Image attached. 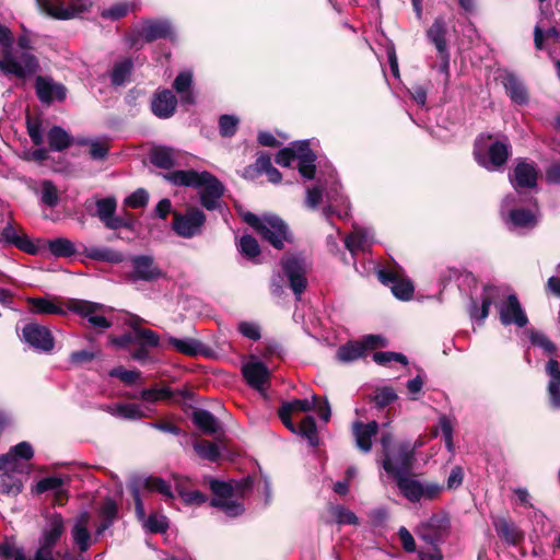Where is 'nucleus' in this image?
<instances>
[{"instance_id":"obj_25","label":"nucleus","mask_w":560,"mask_h":560,"mask_svg":"<svg viewBox=\"0 0 560 560\" xmlns=\"http://www.w3.org/2000/svg\"><path fill=\"white\" fill-rule=\"evenodd\" d=\"M378 279L390 287L393 294L399 300H409L413 293V285L409 280L401 278L397 272L380 270Z\"/></svg>"},{"instance_id":"obj_40","label":"nucleus","mask_w":560,"mask_h":560,"mask_svg":"<svg viewBox=\"0 0 560 560\" xmlns=\"http://www.w3.org/2000/svg\"><path fill=\"white\" fill-rule=\"evenodd\" d=\"M192 83V73L190 71L180 72L174 80V89L180 95V101L185 104H192L195 102L192 92L190 90Z\"/></svg>"},{"instance_id":"obj_60","label":"nucleus","mask_w":560,"mask_h":560,"mask_svg":"<svg viewBox=\"0 0 560 560\" xmlns=\"http://www.w3.org/2000/svg\"><path fill=\"white\" fill-rule=\"evenodd\" d=\"M78 143L90 147L89 153L93 160H104L108 153V145L105 141L81 139Z\"/></svg>"},{"instance_id":"obj_17","label":"nucleus","mask_w":560,"mask_h":560,"mask_svg":"<svg viewBox=\"0 0 560 560\" xmlns=\"http://www.w3.org/2000/svg\"><path fill=\"white\" fill-rule=\"evenodd\" d=\"M22 339L39 352H48L55 345L50 330L36 323H28L23 327Z\"/></svg>"},{"instance_id":"obj_13","label":"nucleus","mask_w":560,"mask_h":560,"mask_svg":"<svg viewBox=\"0 0 560 560\" xmlns=\"http://www.w3.org/2000/svg\"><path fill=\"white\" fill-rule=\"evenodd\" d=\"M417 445H411L409 442L401 443L397 450L387 454L383 459V468L387 474L398 477L406 475L413 460V454Z\"/></svg>"},{"instance_id":"obj_61","label":"nucleus","mask_w":560,"mask_h":560,"mask_svg":"<svg viewBox=\"0 0 560 560\" xmlns=\"http://www.w3.org/2000/svg\"><path fill=\"white\" fill-rule=\"evenodd\" d=\"M330 514L335 518L336 523L343 525H357L359 520L357 515L350 511L349 509H346L341 505H334L330 508Z\"/></svg>"},{"instance_id":"obj_50","label":"nucleus","mask_w":560,"mask_h":560,"mask_svg":"<svg viewBox=\"0 0 560 560\" xmlns=\"http://www.w3.org/2000/svg\"><path fill=\"white\" fill-rule=\"evenodd\" d=\"M185 481L186 480L179 478L175 480L176 492L183 499V501L191 505H200L205 503L207 501V497L198 490H186L184 487Z\"/></svg>"},{"instance_id":"obj_39","label":"nucleus","mask_w":560,"mask_h":560,"mask_svg":"<svg viewBox=\"0 0 560 560\" xmlns=\"http://www.w3.org/2000/svg\"><path fill=\"white\" fill-rule=\"evenodd\" d=\"M47 140L50 150L57 152L66 150L73 142L72 137L63 128L59 126H54L49 129L47 133Z\"/></svg>"},{"instance_id":"obj_55","label":"nucleus","mask_w":560,"mask_h":560,"mask_svg":"<svg viewBox=\"0 0 560 560\" xmlns=\"http://www.w3.org/2000/svg\"><path fill=\"white\" fill-rule=\"evenodd\" d=\"M133 5L127 1H119L101 12L103 19L116 21L127 15Z\"/></svg>"},{"instance_id":"obj_18","label":"nucleus","mask_w":560,"mask_h":560,"mask_svg":"<svg viewBox=\"0 0 560 560\" xmlns=\"http://www.w3.org/2000/svg\"><path fill=\"white\" fill-rule=\"evenodd\" d=\"M35 92L43 104L62 102L67 96V89L63 84L56 82L47 75H38L35 80Z\"/></svg>"},{"instance_id":"obj_8","label":"nucleus","mask_w":560,"mask_h":560,"mask_svg":"<svg viewBox=\"0 0 560 560\" xmlns=\"http://www.w3.org/2000/svg\"><path fill=\"white\" fill-rule=\"evenodd\" d=\"M0 70L5 75L25 80L39 70V63L31 51L7 50L0 58Z\"/></svg>"},{"instance_id":"obj_2","label":"nucleus","mask_w":560,"mask_h":560,"mask_svg":"<svg viewBox=\"0 0 560 560\" xmlns=\"http://www.w3.org/2000/svg\"><path fill=\"white\" fill-rule=\"evenodd\" d=\"M323 202L327 203L323 209V214L326 218L331 214H337L339 218L349 215L348 198L342 194L341 185L332 168L320 174L316 183L306 188L305 206L308 209L315 210Z\"/></svg>"},{"instance_id":"obj_9","label":"nucleus","mask_w":560,"mask_h":560,"mask_svg":"<svg viewBox=\"0 0 560 560\" xmlns=\"http://www.w3.org/2000/svg\"><path fill=\"white\" fill-rule=\"evenodd\" d=\"M66 521L59 513L46 516L45 525L39 537V546L35 551L36 560H56L54 547L65 533Z\"/></svg>"},{"instance_id":"obj_37","label":"nucleus","mask_w":560,"mask_h":560,"mask_svg":"<svg viewBox=\"0 0 560 560\" xmlns=\"http://www.w3.org/2000/svg\"><path fill=\"white\" fill-rule=\"evenodd\" d=\"M1 241L14 245L18 248L26 252L34 253L35 246L26 235H20L12 225H7L1 233Z\"/></svg>"},{"instance_id":"obj_24","label":"nucleus","mask_w":560,"mask_h":560,"mask_svg":"<svg viewBox=\"0 0 560 560\" xmlns=\"http://www.w3.org/2000/svg\"><path fill=\"white\" fill-rule=\"evenodd\" d=\"M242 373L250 387L264 394L265 384L269 380V371L262 362L255 359L245 362Z\"/></svg>"},{"instance_id":"obj_11","label":"nucleus","mask_w":560,"mask_h":560,"mask_svg":"<svg viewBox=\"0 0 560 560\" xmlns=\"http://www.w3.org/2000/svg\"><path fill=\"white\" fill-rule=\"evenodd\" d=\"M40 9L57 20L80 18L92 8V0H38Z\"/></svg>"},{"instance_id":"obj_6","label":"nucleus","mask_w":560,"mask_h":560,"mask_svg":"<svg viewBox=\"0 0 560 560\" xmlns=\"http://www.w3.org/2000/svg\"><path fill=\"white\" fill-rule=\"evenodd\" d=\"M315 160L316 156L307 140L292 142L289 147L281 149L276 156V162L284 167L298 162L299 172L306 179L314 178Z\"/></svg>"},{"instance_id":"obj_58","label":"nucleus","mask_w":560,"mask_h":560,"mask_svg":"<svg viewBox=\"0 0 560 560\" xmlns=\"http://www.w3.org/2000/svg\"><path fill=\"white\" fill-rule=\"evenodd\" d=\"M117 201L114 197H106L96 201V215L104 223L115 214Z\"/></svg>"},{"instance_id":"obj_57","label":"nucleus","mask_w":560,"mask_h":560,"mask_svg":"<svg viewBox=\"0 0 560 560\" xmlns=\"http://www.w3.org/2000/svg\"><path fill=\"white\" fill-rule=\"evenodd\" d=\"M237 247L241 254L248 259H255L260 254L258 242L250 235L242 236Z\"/></svg>"},{"instance_id":"obj_33","label":"nucleus","mask_w":560,"mask_h":560,"mask_svg":"<svg viewBox=\"0 0 560 560\" xmlns=\"http://www.w3.org/2000/svg\"><path fill=\"white\" fill-rule=\"evenodd\" d=\"M20 472H22V469L11 470L7 467L0 468V493L15 497L22 491L23 485L20 478L16 477V474Z\"/></svg>"},{"instance_id":"obj_59","label":"nucleus","mask_w":560,"mask_h":560,"mask_svg":"<svg viewBox=\"0 0 560 560\" xmlns=\"http://www.w3.org/2000/svg\"><path fill=\"white\" fill-rule=\"evenodd\" d=\"M194 450L199 457L210 462H215L220 457L218 446L209 441L196 442L194 444Z\"/></svg>"},{"instance_id":"obj_23","label":"nucleus","mask_w":560,"mask_h":560,"mask_svg":"<svg viewBox=\"0 0 560 560\" xmlns=\"http://www.w3.org/2000/svg\"><path fill=\"white\" fill-rule=\"evenodd\" d=\"M132 271L129 275L131 281H153L163 276L161 269L150 256H136L131 259Z\"/></svg>"},{"instance_id":"obj_5","label":"nucleus","mask_w":560,"mask_h":560,"mask_svg":"<svg viewBox=\"0 0 560 560\" xmlns=\"http://www.w3.org/2000/svg\"><path fill=\"white\" fill-rule=\"evenodd\" d=\"M511 147L508 141L495 139L492 135H480L474 147L476 162L483 168L495 172L508 161Z\"/></svg>"},{"instance_id":"obj_53","label":"nucleus","mask_w":560,"mask_h":560,"mask_svg":"<svg viewBox=\"0 0 560 560\" xmlns=\"http://www.w3.org/2000/svg\"><path fill=\"white\" fill-rule=\"evenodd\" d=\"M143 486L149 491L162 494L165 500H172L174 498L171 485L159 477L147 478L143 482Z\"/></svg>"},{"instance_id":"obj_7","label":"nucleus","mask_w":560,"mask_h":560,"mask_svg":"<svg viewBox=\"0 0 560 560\" xmlns=\"http://www.w3.org/2000/svg\"><path fill=\"white\" fill-rule=\"evenodd\" d=\"M244 221L257 230L266 241L278 249L282 248L284 242L289 240L288 226L283 220L277 215L266 214L258 217L247 212L244 214Z\"/></svg>"},{"instance_id":"obj_26","label":"nucleus","mask_w":560,"mask_h":560,"mask_svg":"<svg viewBox=\"0 0 560 560\" xmlns=\"http://www.w3.org/2000/svg\"><path fill=\"white\" fill-rule=\"evenodd\" d=\"M34 455L32 445L28 442H21L10 448V451L0 455V468L7 467L11 470L22 469L19 459L30 460Z\"/></svg>"},{"instance_id":"obj_30","label":"nucleus","mask_w":560,"mask_h":560,"mask_svg":"<svg viewBox=\"0 0 560 560\" xmlns=\"http://www.w3.org/2000/svg\"><path fill=\"white\" fill-rule=\"evenodd\" d=\"M493 526L500 539L510 546H517L524 540L523 532L513 522L504 517L495 518Z\"/></svg>"},{"instance_id":"obj_27","label":"nucleus","mask_w":560,"mask_h":560,"mask_svg":"<svg viewBox=\"0 0 560 560\" xmlns=\"http://www.w3.org/2000/svg\"><path fill=\"white\" fill-rule=\"evenodd\" d=\"M27 187L39 198L42 205L47 206L49 208H54L59 202V191L56 185L49 180L44 179L40 182H35L33 179H28L26 182Z\"/></svg>"},{"instance_id":"obj_52","label":"nucleus","mask_w":560,"mask_h":560,"mask_svg":"<svg viewBox=\"0 0 560 560\" xmlns=\"http://www.w3.org/2000/svg\"><path fill=\"white\" fill-rule=\"evenodd\" d=\"M141 523L144 529L149 533H165L168 528V521L166 516L159 513L150 514Z\"/></svg>"},{"instance_id":"obj_47","label":"nucleus","mask_w":560,"mask_h":560,"mask_svg":"<svg viewBox=\"0 0 560 560\" xmlns=\"http://www.w3.org/2000/svg\"><path fill=\"white\" fill-rule=\"evenodd\" d=\"M28 302L34 313L39 314H65V310L55 303V299L30 298Z\"/></svg>"},{"instance_id":"obj_19","label":"nucleus","mask_w":560,"mask_h":560,"mask_svg":"<svg viewBox=\"0 0 560 560\" xmlns=\"http://www.w3.org/2000/svg\"><path fill=\"white\" fill-rule=\"evenodd\" d=\"M69 310L86 318L93 327L108 328L110 326V323L104 316L106 307L102 304L89 301H71Z\"/></svg>"},{"instance_id":"obj_48","label":"nucleus","mask_w":560,"mask_h":560,"mask_svg":"<svg viewBox=\"0 0 560 560\" xmlns=\"http://www.w3.org/2000/svg\"><path fill=\"white\" fill-rule=\"evenodd\" d=\"M364 355V347L359 341L348 342L337 350L336 357L340 362H352Z\"/></svg>"},{"instance_id":"obj_21","label":"nucleus","mask_w":560,"mask_h":560,"mask_svg":"<svg viewBox=\"0 0 560 560\" xmlns=\"http://www.w3.org/2000/svg\"><path fill=\"white\" fill-rule=\"evenodd\" d=\"M537 177L538 171L536 165L525 160H520L510 175V182L516 190L534 188L537 185Z\"/></svg>"},{"instance_id":"obj_29","label":"nucleus","mask_w":560,"mask_h":560,"mask_svg":"<svg viewBox=\"0 0 560 560\" xmlns=\"http://www.w3.org/2000/svg\"><path fill=\"white\" fill-rule=\"evenodd\" d=\"M352 430L358 448L364 453L370 452L372 448V439L378 431L377 422L371 421L369 423H362L357 421L353 423Z\"/></svg>"},{"instance_id":"obj_44","label":"nucleus","mask_w":560,"mask_h":560,"mask_svg":"<svg viewBox=\"0 0 560 560\" xmlns=\"http://www.w3.org/2000/svg\"><path fill=\"white\" fill-rule=\"evenodd\" d=\"M84 254L86 257L100 261L117 264L124 260V256L121 253L108 247L92 246L85 248Z\"/></svg>"},{"instance_id":"obj_14","label":"nucleus","mask_w":560,"mask_h":560,"mask_svg":"<svg viewBox=\"0 0 560 560\" xmlns=\"http://www.w3.org/2000/svg\"><path fill=\"white\" fill-rule=\"evenodd\" d=\"M205 222V213L199 209L190 208L184 214L174 213L172 228L177 235L191 238L201 233Z\"/></svg>"},{"instance_id":"obj_38","label":"nucleus","mask_w":560,"mask_h":560,"mask_svg":"<svg viewBox=\"0 0 560 560\" xmlns=\"http://www.w3.org/2000/svg\"><path fill=\"white\" fill-rule=\"evenodd\" d=\"M167 342L177 352L187 354V355L200 354L203 352V349H205L203 343L194 338L180 339V338L170 337Z\"/></svg>"},{"instance_id":"obj_12","label":"nucleus","mask_w":560,"mask_h":560,"mask_svg":"<svg viewBox=\"0 0 560 560\" xmlns=\"http://www.w3.org/2000/svg\"><path fill=\"white\" fill-rule=\"evenodd\" d=\"M281 266L285 278L288 279L290 289L294 293L296 300L301 299L302 293L307 287L306 272L308 264L302 255L285 256L281 260Z\"/></svg>"},{"instance_id":"obj_15","label":"nucleus","mask_w":560,"mask_h":560,"mask_svg":"<svg viewBox=\"0 0 560 560\" xmlns=\"http://www.w3.org/2000/svg\"><path fill=\"white\" fill-rule=\"evenodd\" d=\"M516 195H508L501 205V214L511 229L533 228L537 223L536 212L525 209H514Z\"/></svg>"},{"instance_id":"obj_62","label":"nucleus","mask_w":560,"mask_h":560,"mask_svg":"<svg viewBox=\"0 0 560 560\" xmlns=\"http://www.w3.org/2000/svg\"><path fill=\"white\" fill-rule=\"evenodd\" d=\"M138 322H140V318L137 317L131 323V326L133 327V330H135V338L139 341L144 342L148 346H151V347L159 346L160 338H159L158 334H155L153 330H150V329L137 327L136 323H138Z\"/></svg>"},{"instance_id":"obj_63","label":"nucleus","mask_w":560,"mask_h":560,"mask_svg":"<svg viewBox=\"0 0 560 560\" xmlns=\"http://www.w3.org/2000/svg\"><path fill=\"white\" fill-rule=\"evenodd\" d=\"M0 556L5 559L12 558L13 560H36V555L33 558H26L22 548H16L11 542L0 545Z\"/></svg>"},{"instance_id":"obj_35","label":"nucleus","mask_w":560,"mask_h":560,"mask_svg":"<svg viewBox=\"0 0 560 560\" xmlns=\"http://www.w3.org/2000/svg\"><path fill=\"white\" fill-rule=\"evenodd\" d=\"M140 35L147 40L152 42L159 38L171 37L172 27L166 21H149L141 30Z\"/></svg>"},{"instance_id":"obj_36","label":"nucleus","mask_w":560,"mask_h":560,"mask_svg":"<svg viewBox=\"0 0 560 560\" xmlns=\"http://www.w3.org/2000/svg\"><path fill=\"white\" fill-rule=\"evenodd\" d=\"M446 22L443 18H436L427 31L428 39L436 47L440 54L446 51Z\"/></svg>"},{"instance_id":"obj_46","label":"nucleus","mask_w":560,"mask_h":560,"mask_svg":"<svg viewBox=\"0 0 560 560\" xmlns=\"http://www.w3.org/2000/svg\"><path fill=\"white\" fill-rule=\"evenodd\" d=\"M66 480V478L60 476H49L43 478L35 485L34 492L42 494L47 491H54L57 495L62 494Z\"/></svg>"},{"instance_id":"obj_31","label":"nucleus","mask_w":560,"mask_h":560,"mask_svg":"<svg viewBox=\"0 0 560 560\" xmlns=\"http://www.w3.org/2000/svg\"><path fill=\"white\" fill-rule=\"evenodd\" d=\"M549 376L548 396L549 404L553 409H560V368L556 359H550L546 365Z\"/></svg>"},{"instance_id":"obj_22","label":"nucleus","mask_w":560,"mask_h":560,"mask_svg":"<svg viewBox=\"0 0 560 560\" xmlns=\"http://www.w3.org/2000/svg\"><path fill=\"white\" fill-rule=\"evenodd\" d=\"M91 515L88 511L80 512L73 521L71 528V536L74 545L78 547L80 552H85L96 540L92 538L89 530V524Z\"/></svg>"},{"instance_id":"obj_43","label":"nucleus","mask_w":560,"mask_h":560,"mask_svg":"<svg viewBox=\"0 0 560 560\" xmlns=\"http://www.w3.org/2000/svg\"><path fill=\"white\" fill-rule=\"evenodd\" d=\"M503 84L513 102L525 104L527 102V92L521 81L513 74H506L503 78Z\"/></svg>"},{"instance_id":"obj_32","label":"nucleus","mask_w":560,"mask_h":560,"mask_svg":"<svg viewBox=\"0 0 560 560\" xmlns=\"http://www.w3.org/2000/svg\"><path fill=\"white\" fill-rule=\"evenodd\" d=\"M373 243V233L363 228H354V231L345 240L347 249L355 255L358 250H366Z\"/></svg>"},{"instance_id":"obj_10","label":"nucleus","mask_w":560,"mask_h":560,"mask_svg":"<svg viewBox=\"0 0 560 560\" xmlns=\"http://www.w3.org/2000/svg\"><path fill=\"white\" fill-rule=\"evenodd\" d=\"M401 494L410 502L434 500L443 491V486L433 481H420L407 475L396 477Z\"/></svg>"},{"instance_id":"obj_34","label":"nucleus","mask_w":560,"mask_h":560,"mask_svg":"<svg viewBox=\"0 0 560 560\" xmlns=\"http://www.w3.org/2000/svg\"><path fill=\"white\" fill-rule=\"evenodd\" d=\"M104 410L125 420H138L147 416L142 407L137 404H114L106 406Z\"/></svg>"},{"instance_id":"obj_4","label":"nucleus","mask_w":560,"mask_h":560,"mask_svg":"<svg viewBox=\"0 0 560 560\" xmlns=\"http://www.w3.org/2000/svg\"><path fill=\"white\" fill-rule=\"evenodd\" d=\"M252 486V479L246 478L242 481L224 482L220 480H211L210 488L213 498L210 502L211 506L221 510L229 517H236L244 513V506L241 498L245 491Z\"/></svg>"},{"instance_id":"obj_64","label":"nucleus","mask_w":560,"mask_h":560,"mask_svg":"<svg viewBox=\"0 0 560 560\" xmlns=\"http://www.w3.org/2000/svg\"><path fill=\"white\" fill-rule=\"evenodd\" d=\"M140 397L145 401L155 402L159 400L170 399L172 397V392L168 387L149 388L143 389L140 394Z\"/></svg>"},{"instance_id":"obj_51","label":"nucleus","mask_w":560,"mask_h":560,"mask_svg":"<svg viewBox=\"0 0 560 560\" xmlns=\"http://www.w3.org/2000/svg\"><path fill=\"white\" fill-rule=\"evenodd\" d=\"M453 430L454 421L447 416H441L439 418L438 428L433 430L432 434L438 435L439 431L444 436L445 445L450 452L453 451Z\"/></svg>"},{"instance_id":"obj_56","label":"nucleus","mask_w":560,"mask_h":560,"mask_svg":"<svg viewBox=\"0 0 560 560\" xmlns=\"http://www.w3.org/2000/svg\"><path fill=\"white\" fill-rule=\"evenodd\" d=\"M317 404V397L313 395L310 399H294L291 401H288L281 406L284 410H287L290 413L293 412H304L313 410L316 407Z\"/></svg>"},{"instance_id":"obj_41","label":"nucleus","mask_w":560,"mask_h":560,"mask_svg":"<svg viewBox=\"0 0 560 560\" xmlns=\"http://www.w3.org/2000/svg\"><path fill=\"white\" fill-rule=\"evenodd\" d=\"M192 421L201 431L207 434H214L220 430V424L214 416L203 409L194 411Z\"/></svg>"},{"instance_id":"obj_3","label":"nucleus","mask_w":560,"mask_h":560,"mask_svg":"<svg viewBox=\"0 0 560 560\" xmlns=\"http://www.w3.org/2000/svg\"><path fill=\"white\" fill-rule=\"evenodd\" d=\"M164 177L173 185L197 189L200 203L206 209L214 210L220 208L224 186L211 173L207 171L180 170L167 173Z\"/></svg>"},{"instance_id":"obj_42","label":"nucleus","mask_w":560,"mask_h":560,"mask_svg":"<svg viewBox=\"0 0 560 560\" xmlns=\"http://www.w3.org/2000/svg\"><path fill=\"white\" fill-rule=\"evenodd\" d=\"M117 504L110 499L105 500L100 509V516L102 517V521L96 528L97 536H101L105 530H107L113 525L114 521L117 517Z\"/></svg>"},{"instance_id":"obj_45","label":"nucleus","mask_w":560,"mask_h":560,"mask_svg":"<svg viewBox=\"0 0 560 560\" xmlns=\"http://www.w3.org/2000/svg\"><path fill=\"white\" fill-rule=\"evenodd\" d=\"M176 152L172 148L156 147L151 151V162L161 168H171L175 163Z\"/></svg>"},{"instance_id":"obj_28","label":"nucleus","mask_w":560,"mask_h":560,"mask_svg":"<svg viewBox=\"0 0 560 560\" xmlns=\"http://www.w3.org/2000/svg\"><path fill=\"white\" fill-rule=\"evenodd\" d=\"M176 97L170 90H162L154 94L151 102V109L159 118L171 117L176 108Z\"/></svg>"},{"instance_id":"obj_20","label":"nucleus","mask_w":560,"mask_h":560,"mask_svg":"<svg viewBox=\"0 0 560 560\" xmlns=\"http://www.w3.org/2000/svg\"><path fill=\"white\" fill-rule=\"evenodd\" d=\"M290 412L284 410L283 408H280L279 410V417L283 424L292 432L300 434L301 436L305 438L308 441V444L311 446H316L318 444V436H317V428L316 423L313 417L307 416L305 417L299 425H295L291 419H290Z\"/></svg>"},{"instance_id":"obj_1","label":"nucleus","mask_w":560,"mask_h":560,"mask_svg":"<svg viewBox=\"0 0 560 560\" xmlns=\"http://www.w3.org/2000/svg\"><path fill=\"white\" fill-rule=\"evenodd\" d=\"M495 304L500 315V322L505 325H516L523 328L527 325L528 319L524 313L516 295L508 294L503 288L495 285H487L482 290L481 305L472 301L470 306V317L482 323L489 315V310Z\"/></svg>"},{"instance_id":"obj_16","label":"nucleus","mask_w":560,"mask_h":560,"mask_svg":"<svg viewBox=\"0 0 560 560\" xmlns=\"http://www.w3.org/2000/svg\"><path fill=\"white\" fill-rule=\"evenodd\" d=\"M450 528V520L444 514L431 516L422 522L416 533L428 545H438L439 541L447 534Z\"/></svg>"},{"instance_id":"obj_54","label":"nucleus","mask_w":560,"mask_h":560,"mask_svg":"<svg viewBox=\"0 0 560 560\" xmlns=\"http://www.w3.org/2000/svg\"><path fill=\"white\" fill-rule=\"evenodd\" d=\"M132 61L124 59L115 63L110 73L112 83L115 85H122L131 73Z\"/></svg>"},{"instance_id":"obj_49","label":"nucleus","mask_w":560,"mask_h":560,"mask_svg":"<svg viewBox=\"0 0 560 560\" xmlns=\"http://www.w3.org/2000/svg\"><path fill=\"white\" fill-rule=\"evenodd\" d=\"M48 248L56 257H70L77 253L74 243L65 237H58L49 241Z\"/></svg>"}]
</instances>
